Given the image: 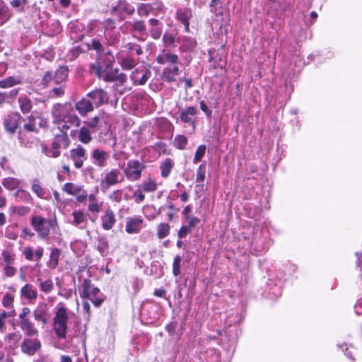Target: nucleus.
Here are the masks:
<instances>
[{"label": "nucleus", "mask_w": 362, "mask_h": 362, "mask_svg": "<svg viewBox=\"0 0 362 362\" xmlns=\"http://www.w3.org/2000/svg\"><path fill=\"white\" fill-rule=\"evenodd\" d=\"M123 180V177L118 169H112L106 171L105 177L101 180V188L103 190L107 189L110 187L116 185Z\"/></svg>", "instance_id": "obj_6"}, {"label": "nucleus", "mask_w": 362, "mask_h": 362, "mask_svg": "<svg viewBox=\"0 0 362 362\" xmlns=\"http://www.w3.org/2000/svg\"><path fill=\"white\" fill-rule=\"evenodd\" d=\"M75 107L78 113L83 117L86 116L88 113L94 110V106L93 105L90 100L87 98V95L76 103Z\"/></svg>", "instance_id": "obj_19"}, {"label": "nucleus", "mask_w": 362, "mask_h": 362, "mask_svg": "<svg viewBox=\"0 0 362 362\" xmlns=\"http://www.w3.org/2000/svg\"><path fill=\"white\" fill-rule=\"evenodd\" d=\"M150 34L153 39H159L162 34V27L152 28L150 30Z\"/></svg>", "instance_id": "obj_64"}, {"label": "nucleus", "mask_w": 362, "mask_h": 362, "mask_svg": "<svg viewBox=\"0 0 362 362\" xmlns=\"http://www.w3.org/2000/svg\"><path fill=\"white\" fill-rule=\"evenodd\" d=\"M143 192L144 191L142 189L139 188L135 190L134 192L133 197L135 199V202L138 204L142 202L145 199V195L143 194Z\"/></svg>", "instance_id": "obj_62"}, {"label": "nucleus", "mask_w": 362, "mask_h": 362, "mask_svg": "<svg viewBox=\"0 0 362 362\" xmlns=\"http://www.w3.org/2000/svg\"><path fill=\"white\" fill-rule=\"evenodd\" d=\"M24 78L22 76H9L0 80V88H9L23 83Z\"/></svg>", "instance_id": "obj_23"}, {"label": "nucleus", "mask_w": 362, "mask_h": 362, "mask_svg": "<svg viewBox=\"0 0 362 362\" xmlns=\"http://www.w3.org/2000/svg\"><path fill=\"white\" fill-rule=\"evenodd\" d=\"M11 16L8 7L3 1L0 0V26L7 22Z\"/></svg>", "instance_id": "obj_33"}, {"label": "nucleus", "mask_w": 362, "mask_h": 362, "mask_svg": "<svg viewBox=\"0 0 362 362\" xmlns=\"http://www.w3.org/2000/svg\"><path fill=\"white\" fill-rule=\"evenodd\" d=\"M152 10V6L149 4H141L137 8V13L139 16H148Z\"/></svg>", "instance_id": "obj_51"}, {"label": "nucleus", "mask_w": 362, "mask_h": 362, "mask_svg": "<svg viewBox=\"0 0 362 362\" xmlns=\"http://www.w3.org/2000/svg\"><path fill=\"white\" fill-rule=\"evenodd\" d=\"M144 169V163L138 160H129L123 172L127 180L134 182L141 178V173Z\"/></svg>", "instance_id": "obj_5"}, {"label": "nucleus", "mask_w": 362, "mask_h": 362, "mask_svg": "<svg viewBox=\"0 0 362 362\" xmlns=\"http://www.w3.org/2000/svg\"><path fill=\"white\" fill-rule=\"evenodd\" d=\"M21 118L18 113H11L4 118L3 125L7 133L11 136L16 134L20 124Z\"/></svg>", "instance_id": "obj_7"}, {"label": "nucleus", "mask_w": 362, "mask_h": 362, "mask_svg": "<svg viewBox=\"0 0 362 362\" xmlns=\"http://www.w3.org/2000/svg\"><path fill=\"white\" fill-rule=\"evenodd\" d=\"M108 247V242L105 238L99 239V243L98 245L97 248L102 255H104L105 252L107 250Z\"/></svg>", "instance_id": "obj_58"}, {"label": "nucleus", "mask_w": 362, "mask_h": 362, "mask_svg": "<svg viewBox=\"0 0 362 362\" xmlns=\"http://www.w3.org/2000/svg\"><path fill=\"white\" fill-rule=\"evenodd\" d=\"M74 218L73 224L81 229L86 228L87 224V219L83 211L80 210L74 211L72 213Z\"/></svg>", "instance_id": "obj_26"}, {"label": "nucleus", "mask_w": 362, "mask_h": 362, "mask_svg": "<svg viewBox=\"0 0 362 362\" xmlns=\"http://www.w3.org/2000/svg\"><path fill=\"white\" fill-rule=\"evenodd\" d=\"M151 76V71L146 66H141L132 71L131 78L134 85H144Z\"/></svg>", "instance_id": "obj_12"}, {"label": "nucleus", "mask_w": 362, "mask_h": 362, "mask_svg": "<svg viewBox=\"0 0 362 362\" xmlns=\"http://www.w3.org/2000/svg\"><path fill=\"white\" fill-rule=\"evenodd\" d=\"M39 288L41 291L49 293L54 288V284L51 279H47L44 281H42L39 284Z\"/></svg>", "instance_id": "obj_50"}, {"label": "nucleus", "mask_w": 362, "mask_h": 362, "mask_svg": "<svg viewBox=\"0 0 362 362\" xmlns=\"http://www.w3.org/2000/svg\"><path fill=\"white\" fill-rule=\"evenodd\" d=\"M69 111H72V107L69 104L62 105L59 103L55 104L52 110V115L54 119V123L61 124L62 120Z\"/></svg>", "instance_id": "obj_11"}, {"label": "nucleus", "mask_w": 362, "mask_h": 362, "mask_svg": "<svg viewBox=\"0 0 362 362\" xmlns=\"http://www.w3.org/2000/svg\"><path fill=\"white\" fill-rule=\"evenodd\" d=\"M50 315L49 308L46 303H40L33 310L35 320L41 322L43 326L48 323Z\"/></svg>", "instance_id": "obj_9"}, {"label": "nucleus", "mask_w": 362, "mask_h": 362, "mask_svg": "<svg viewBox=\"0 0 362 362\" xmlns=\"http://www.w3.org/2000/svg\"><path fill=\"white\" fill-rule=\"evenodd\" d=\"M3 186L8 190H14L18 189L21 185V181L16 177H6L2 180Z\"/></svg>", "instance_id": "obj_34"}, {"label": "nucleus", "mask_w": 362, "mask_h": 362, "mask_svg": "<svg viewBox=\"0 0 362 362\" xmlns=\"http://www.w3.org/2000/svg\"><path fill=\"white\" fill-rule=\"evenodd\" d=\"M20 109L23 114L30 112L33 107L31 100L27 96H22L18 98Z\"/></svg>", "instance_id": "obj_36"}, {"label": "nucleus", "mask_w": 362, "mask_h": 362, "mask_svg": "<svg viewBox=\"0 0 362 362\" xmlns=\"http://www.w3.org/2000/svg\"><path fill=\"white\" fill-rule=\"evenodd\" d=\"M88 209L91 213H99L101 210L103 202H99L95 194H90L88 197Z\"/></svg>", "instance_id": "obj_25"}, {"label": "nucleus", "mask_w": 362, "mask_h": 362, "mask_svg": "<svg viewBox=\"0 0 362 362\" xmlns=\"http://www.w3.org/2000/svg\"><path fill=\"white\" fill-rule=\"evenodd\" d=\"M174 165H175V163L173 159H171L170 158H165L162 162V163L160 164V169L161 171V176L163 178H167L169 176Z\"/></svg>", "instance_id": "obj_28"}, {"label": "nucleus", "mask_w": 362, "mask_h": 362, "mask_svg": "<svg viewBox=\"0 0 362 362\" xmlns=\"http://www.w3.org/2000/svg\"><path fill=\"white\" fill-rule=\"evenodd\" d=\"M54 139L62 146L63 148H68L70 144V140L67 133L56 134Z\"/></svg>", "instance_id": "obj_46"}, {"label": "nucleus", "mask_w": 362, "mask_h": 362, "mask_svg": "<svg viewBox=\"0 0 362 362\" xmlns=\"http://www.w3.org/2000/svg\"><path fill=\"white\" fill-rule=\"evenodd\" d=\"M30 225L42 240H49L51 230H54L58 227L56 218L48 219L37 215L31 218Z\"/></svg>", "instance_id": "obj_2"}, {"label": "nucleus", "mask_w": 362, "mask_h": 362, "mask_svg": "<svg viewBox=\"0 0 362 362\" xmlns=\"http://www.w3.org/2000/svg\"><path fill=\"white\" fill-rule=\"evenodd\" d=\"M71 312L64 303H59L54 308L53 317V330L57 337L65 339L69 331V321Z\"/></svg>", "instance_id": "obj_1"}, {"label": "nucleus", "mask_w": 362, "mask_h": 362, "mask_svg": "<svg viewBox=\"0 0 362 362\" xmlns=\"http://www.w3.org/2000/svg\"><path fill=\"white\" fill-rule=\"evenodd\" d=\"M12 211L13 212L18 214L19 216H25L30 211V209L25 206H13Z\"/></svg>", "instance_id": "obj_59"}, {"label": "nucleus", "mask_w": 362, "mask_h": 362, "mask_svg": "<svg viewBox=\"0 0 362 362\" xmlns=\"http://www.w3.org/2000/svg\"><path fill=\"white\" fill-rule=\"evenodd\" d=\"M94 288L91 284V281L89 279H85L82 284V291L80 293V296L83 298H88L90 293L91 289Z\"/></svg>", "instance_id": "obj_41"}, {"label": "nucleus", "mask_w": 362, "mask_h": 362, "mask_svg": "<svg viewBox=\"0 0 362 362\" xmlns=\"http://www.w3.org/2000/svg\"><path fill=\"white\" fill-rule=\"evenodd\" d=\"M197 113V109L195 107L190 106L186 110L180 111V119L184 123H194L191 116H194Z\"/></svg>", "instance_id": "obj_27"}, {"label": "nucleus", "mask_w": 362, "mask_h": 362, "mask_svg": "<svg viewBox=\"0 0 362 362\" xmlns=\"http://www.w3.org/2000/svg\"><path fill=\"white\" fill-rule=\"evenodd\" d=\"M180 74L179 64L168 65L162 71L161 78L168 83L175 82L176 77Z\"/></svg>", "instance_id": "obj_18"}, {"label": "nucleus", "mask_w": 362, "mask_h": 362, "mask_svg": "<svg viewBox=\"0 0 362 362\" xmlns=\"http://www.w3.org/2000/svg\"><path fill=\"white\" fill-rule=\"evenodd\" d=\"M206 152V146L205 145H200L198 146L195 156L194 158V163H198L202 160V158L204 157Z\"/></svg>", "instance_id": "obj_54"}, {"label": "nucleus", "mask_w": 362, "mask_h": 362, "mask_svg": "<svg viewBox=\"0 0 362 362\" xmlns=\"http://www.w3.org/2000/svg\"><path fill=\"white\" fill-rule=\"evenodd\" d=\"M31 189L40 198H43L45 194V190L42 187L37 179H34L32 181Z\"/></svg>", "instance_id": "obj_44"}, {"label": "nucleus", "mask_w": 362, "mask_h": 362, "mask_svg": "<svg viewBox=\"0 0 362 362\" xmlns=\"http://www.w3.org/2000/svg\"><path fill=\"white\" fill-rule=\"evenodd\" d=\"M61 253V250L58 248H54L52 250L49 261L47 263V265L49 269H54L57 267Z\"/></svg>", "instance_id": "obj_30"}, {"label": "nucleus", "mask_w": 362, "mask_h": 362, "mask_svg": "<svg viewBox=\"0 0 362 362\" xmlns=\"http://www.w3.org/2000/svg\"><path fill=\"white\" fill-rule=\"evenodd\" d=\"M13 301H14L13 297L8 293H6L4 296L3 299H2V305L4 308H6L7 309H9V310L14 309L13 308Z\"/></svg>", "instance_id": "obj_52"}, {"label": "nucleus", "mask_w": 362, "mask_h": 362, "mask_svg": "<svg viewBox=\"0 0 362 362\" xmlns=\"http://www.w3.org/2000/svg\"><path fill=\"white\" fill-rule=\"evenodd\" d=\"M91 71L100 79L106 82H119L120 85H123L127 81V76L124 74L119 73L118 69H112L108 66L103 67L99 64L91 66Z\"/></svg>", "instance_id": "obj_3"}, {"label": "nucleus", "mask_w": 362, "mask_h": 362, "mask_svg": "<svg viewBox=\"0 0 362 362\" xmlns=\"http://www.w3.org/2000/svg\"><path fill=\"white\" fill-rule=\"evenodd\" d=\"M137 64V62L130 57L124 58L120 64L123 69L129 70L133 69Z\"/></svg>", "instance_id": "obj_48"}, {"label": "nucleus", "mask_w": 362, "mask_h": 362, "mask_svg": "<svg viewBox=\"0 0 362 362\" xmlns=\"http://www.w3.org/2000/svg\"><path fill=\"white\" fill-rule=\"evenodd\" d=\"M62 123L69 124L76 127H78L81 124V119L79 117L74 114V109L72 111H69L64 117V120L62 121Z\"/></svg>", "instance_id": "obj_39"}, {"label": "nucleus", "mask_w": 362, "mask_h": 362, "mask_svg": "<svg viewBox=\"0 0 362 362\" xmlns=\"http://www.w3.org/2000/svg\"><path fill=\"white\" fill-rule=\"evenodd\" d=\"M78 140L83 144H89L92 140L91 132L87 127H82L78 134Z\"/></svg>", "instance_id": "obj_37"}, {"label": "nucleus", "mask_w": 362, "mask_h": 362, "mask_svg": "<svg viewBox=\"0 0 362 362\" xmlns=\"http://www.w3.org/2000/svg\"><path fill=\"white\" fill-rule=\"evenodd\" d=\"M122 190H115L110 194L109 198L112 202L119 203L122 199Z\"/></svg>", "instance_id": "obj_60"}, {"label": "nucleus", "mask_w": 362, "mask_h": 362, "mask_svg": "<svg viewBox=\"0 0 362 362\" xmlns=\"http://www.w3.org/2000/svg\"><path fill=\"white\" fill-rule=\"evenodd\" d=\"M170 227L167 223H161L157 226V236L161 240L167 237L170 233Z\"/></svg>", "instance_id": "obj_42"}, {"label": "nucleus", "mask_w": 362, "mask_h": 362, "mask_svg": "<svg viewBox=\"0 0 362 362\" xmlns=\"http://www.w3.org/2000/svg\"><path fill=\"white\" fill-rule=\"evenodd\" d=\"M41 347L40 341L37 337H28L23 339L21 350L23 353L33 355Z\"/></svg>", "instance_id": "obj_14"}, {"label": "nucleus", "mask_w": 362, "mask_h": 362, "mask_svg": "<svg viewBox=\"0 0 362 362\" xmlns=\"http://www.w3.org/2000/svg\"><path fill=\"white\" fill-rule=\"evenodd\" d=\"M187 218L188 220V224L187 226L191 230L200 223V219L196 216H187Z\"/></svg>", "instance_id": "obj_61"}, {"label": "nucleus", "mask_w": 362, "mask_h": 362, "mask_svg": "<svg viewBox=\"0 0 362 362\" xmlns=\"http://www.w3.org/2000/svg\"><path fill=\"white\" fill-rule=\"evenodd\" d=\"M18 139L21 146L25 148H31L37 139L34 136H32L26 132V131L20 130L18 133Z\"/></svg>", "instance_id": "obj_22"}, {"label": "nucleus", "mask_w": 362, "mask_h": 362, "mask_svg": "<svg viewBox=\"0 0 362 362\" xmlns=\"http://www.w3.org/2000/svg\"><path fill=\"white\" fill-rule=\"evenodd\" d=\"M15 197L17 199L18 202L27 203V204H33V198L31 194L26 190L18 189L14 194Z\"/></svg>", "instance_id": "obj_31"}, {"label": "nucleus", "mask_w": 362, "mask_h": 362, "mask_svg": "<svg viewBox=\"0 0 362 362\" xmlns=\"http://www.w3.org/2000/svg\"><path fill=\"white\" fill-rule=\"evenodd\" d=\"M87 45L88 49L96 51L98 55H100L104 52V48L102 43L95 38L91 39Z\"/></svg>", "instance_id": "obj_43"}, {"label": "nucleus", "mask_w": 362, "mask_h": 362, "mask_svg": "<svg viewBox=\"0 0 362 362\" xmlns=\"http://www.w3.org/2000/svg\"><path fill=\"white\" fill-rule=\"evenodd\" d=\"M133 30L143 33L146 30V25L143 21H134L131 23Z\"/></svg>", "instance_id": "obj_56"}, {"label": "nucleus", "mask_w": 362, "mask_h": 362, "mask_svg": "<svg viewBox=\"0 0 362 362\" xmlns=\"http://www.w3.org/2000/svg\"><path fill=\"white\" fill-rule=\"evenodd\" d=\"M2 257L6 265L12 264L14 262L13 255L7 250H4L2 252Z\"/></svg>", "instance_id": "obj_63"}, {"label": "nucleus", "mask_w": 362, "mask_h": 362, "mask_svg": "<svg viewBox=\"0 0 362 362\" xmlns=\"http://www.w3.org/2000/svg\"><path fill=\"white\" fill-rule=\"evenodd\" d=\"M95 307H99L104 302V296L98 288H92L91 293L88 298Z\"/></svg>", "instance_id": "obj_29"}, {"label": "nucleus", "mask_w": 362, "mask_h": 362, "mask_svg": "<svg viewBox=\"0 0 362 362\" xmlns=\"http://www.w3.org/2000/svg\"><path fill=\"white\" fill-rule=\"evenodd\" d=\"M43 152L49 157L57 158L60 156L61 152L59 150L53 149L52 147L48 148L45 146L42 147Z\"/></svg>", "instance_id": "obj_55"}, {"label": "nucleus", "mask_w": 362, "mask_h": 362, "mask_svg": "<svg viewBox=\"0 0 362 362\" xmlns=\"http://www.w3.org/2000/svg\"><path fill=\"white\" fill-rule=\"evenodd\" d=\"M125 47L131 52H135L137 55L143 54V50L140 45L136 43H128L125 45Z\"/></svg>", "instance_id": "obj_57"}, {"label": "nucleus", "mask_w": 362, "mask_h": 362, "mask_svg": "<svg viewBox=\"0 0 362 362\" xmlns=\"http://www.w3.org/2000/svg\"><path fill=\"white\" fill-rule=\"evenodd\" d=\"M110 158V154L105 150L95 148L91 153V159L93 163L98 168H104L107 165V160Z\"/></svg>", "instance_id": "obj_13"}, {"label": "nucleus", "mask_w": 362, "mask_h": 362, "mask_svg": "<svg viewBox=\"0 0 362 362\" xmlns=\"http://www.w3.org/2000/svg\"><path fill=\"white\" fill-rule=\"evenodd\" d=\"M82 186L75 185L71 182H67L64 184L63 186V190L70 195H77V194L81 193L82 192Z\"/></svg>", "instance_id": "obj_38"}, {"label": "nucleus", "mask_w": 362, "mask_h": 362, "mask_svg": "<svg viewBox=\"0 0 362 362\" xmlns=\"http://www.w3.org/2000/svg\"><path fill=\"white\" fill-rule=\"evenodd\" d=\"M205 174H206V164L202 163L201 164L197 170L196 174V182L199 184H200L203 187V182L205 179Z\"/></svg>", "instance_id": "obj_47"}, {"label": "nucleus", "mask_w": 362, "mask_h": 362, "mask_svg": "<svg viewBox=\"0 0 362 362\" xmlns=\"http://www.w3.org/2000/svg\"><path fill=\"white\" fill-rule=\"evenodd\" d=\"M69 74L67 66H60L54 73L47 71L42 78V83L45 86H52L54 84H65Z\"/></svg>", "instance_id": "obj_4"}, {"label": "nucleus", "mask_w": 362, "mask_h": 362, "mask_svg": "<svg viewBox=\"0 0 362 362\" xmlns=\"http://www.w3.org/2000/svg\"><path fill=\"white\" fill-rule=\"evenodd\" d=\"M21 294L29 301L35 300L37 297V291L36 288L30 284H27L21 288Z\"/></svg>", "instance_id": "obj_24"}, {"label": "nucleus", "mask_w": 362, "mask_h": 362, "mask_svg": "<svg viewBox=\"0 0 362 362\" xmlns=\"http://www.w3.org/2000/svg\"><path fill=\"white\" fill-rule=\"evenodd\" d=\"M93 106L98 107L109 100L108 93L101 88L95 89L87 94Z\"/></svg>", "instance_id": "obj_10"}, {"label": "nucleus", "mask_w": 362, "mask_h": 362, "mask_svg": "<svg viewBox=\"0 0 362 362\" xmlns=\"http://www.w3.org/2000/svg\"><path fill=\"white\" fill-rule=\"evenodd\" d=\"M114 9L127 15H132L134 12V7L126 1H119Z\"/></svg>", "instance_id": "obj_32"}, {"label": "nucleus", "mask_w": 362, "mask_h": 362, "mask_svg": "<svg viewBox=\"0 0 362 362\" xmlns=\"http://www.w3.org/2000/svg\"><path fill=\"white\" fill-rule=\"evenodd\" d=\"M192 17V10L189 8H180L177 11L176 18L177 21L185 25V30L189 31V19Z\"/></svg>", "instance_id": "obj_21"}, {"label": "nucleus", "mask_w": 362, "mask_h": 362, "mask_svg": "<svg viewBox=\"0 0 362 362\" xmlns=\"http://www.w3.org/2000/svg\"><path fill=\"white\" fill-rule=\"evenodd\" d=\"M37 117L34 115H30L27 119V123L23 125V130L28 132H37Z\"/></svg>", "instance_id": "obj_35"}, {"label": "nucleus", "mask_w": 362, "mask_h": 362, "mask_svg": "<svg viewBox=\"0 0 362 362\" xmlns=\"http://www.w3.org/2000/svg\"><path fill=\"white\" fill-rule=\"evenodd\" d=\"M181 260V257L180 255H176L174 257L173 263V273L175 276H177L179 274H180Z\"/></svg>", "instance_id": "obj_53"}, {"label": "nucleus", "mask_w": 362, "mask_h": 362, "mask_svg": "<svg viewBox=\"0 0 362 362\" xmlns=\"http://www.w3.org/2000/svg\"><path fill=\"white\" fill-rule=\"evenodd\" d=\"M70 158L74 162L76 168L80 169L83 167L84 161L87 159L86 150L81 145L70 151Z\"/></svg>", "instance_id": "obj_8"}, {"label": "nucleus", "mask_w": 362, "mask_h": 362, "mask_svg": "<svg viewBox=\"0 0 362 362\" xmlns=\"http://www.w3.org/2000/svg\"><path fill=\"white\" fill-rule=\"evenodd\" d=\"M101 227L105 230H111L116 223L115 214L112 209L107 208L100 216Z\"/></svg>", "instance_id": "obj_15"}, {"label": "nucleus", "mask_w": 362, "mask_h": 362, "mask_svg": "<svg viewBox=\"0 0 362 362\" xmlns=\"http://www.w3.org/2000/svg\"><path fill=\"white\" fill-rule=\"evenodd\" d=\"M144 220L141 217H132L127 220L125 230L129 234L139 233L143 228Z\"/></svg>", "instance_id": "obj_17"}, {"label": "nucleus", "mask_w": 362, "mask_h": 362, "mask_svg": "<svg viewBox=\"0 0 362 362\" xmlns=\"http://www.w3.org/2000/svg\"><path fill=\"white\" fill-rule=\"evenodd\" d=\"M141 187L145 192H153L157 189V184L152 180H148L141 184Z\"/></svg>", "instance_id": "obj_49"}, {"label": "nucleus", "mask_w": 362, "mask_h": 362, "mask_svg": "<svg viewBox=\"0 0 362 362\" xmlns=\"http://www.w3.org/2000/svg\"><path fill=\"white\" fill-rule=\"evenodd\" d=\"M156 61L160 64H168V66L180 64L179 57L177 54L165 51L157 57Z\"/></svg>", "instance_id": "obj_20"}, {"label": "nucleus", "mask_w": 362, "mask_h": 362, "mask_svg": "<svg viewBox=\"0 0 362 362\" xmlns=\"http://www.w3.org/2000/svg\"><path fill=\"white\" fill-rule=\"evenodd\" d=\"M18 325L24 334L28 337H37L39 331L30 318L19 321Z\"/></svg>", "instance_id": "obj_16"}, {"label": "nucleus", "mask_w": 362, "mask_h": 362, "mask_svg": "<svg viewBox=\"0 0 362 362\" xmlns=\"http://www.w3.org/2000/svg\"><path fill=\"white\" fill-rule=\"evenodd\" d=\"M52 87L49 93L50 98L62 97L64 95L66 84H54Z\"/></svg>", "instance_id": "obj_40"}, {"label": "nucleus", "mask_w": 362, "mask_h": 362, "mask_svg": "<svg viewBox=\"0 0 362 362\" xmlns=\"http://www.w3.org/2000/svg\"><path fill=\"white\" fill-rule=\"evenodd\" d=\"M188 140L185 135H177L175 137L173 144L177 149H184L187 144Z\"/></svg>", "instance_id": "obj_45"}]
</instances>
